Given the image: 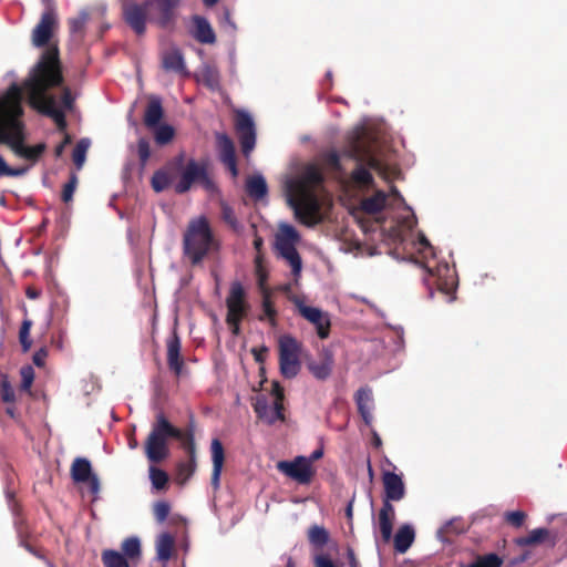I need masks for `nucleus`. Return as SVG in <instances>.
<instances>
[{
    "label": "nucleus",
    "mask_w": 567,
    "mask_h": 567,
    "mask_svg": "<svg viewBox=\"0 0 567 567\" xmlns=\"http://www.w3.org/2000/svg\"><path fill=\"white\" fill-rule=\"evenodd\" d=\"M48 349L45 347L40 348L38 351L34 352L32 357L33 363L39 367L43 368L45 365V360L48 358Z\"/></svg>",
    "instance_id": "61"
},
{
    "label": "nucleus",
    "mask_w": 567,
    "mask_h": 567,
    "mask_svg": "<svg viewBox=\"0 0 567 567\" xmlns=\"http://www.w3.org/2000/svg\"><path fill=\"white\" fill-rule=\"evenodd\" d=\"M59 28V19L55 10L53 8H48L42 14L39 22L35 24L31 32V42L35 48H44L47 49L42 52V54L52 47H56V44H51V39L54 35V32Z\"/></svg>",
    "instance_id": "7"
},
{
    "label": "nucleus",
    "mask_w": 567,
    "mask_h": 567,
    "mask_svg": "<svg viewBox=\"0 0 567 567\" xmlns=\"http://www.w3.org/2000/svg\"><path fill=\"white\" fill-rule=\"evenodd\" d=\"M21 374V389L30 390L34 380V370L31 365L22 367L20 370Z\"/></svg>",
    "instance_id": "57"
},
{
    "label": "nucleus",
    "mask_w": 567,
    "mask_h": 567,
    "mask_svg": "<svg viewBox=\"0 0 567 567\" xmlns=\"http://www.w3.org/2000/svg\"><path fill=\"white\" fill-rule=\"evenodd\" d=\"M299 313L309 322H315L322 319V312L319 308L306 306L301 302L298 303Z\"/></svg>",
    "instance_id": "51"
},
{
    "label": "nucleus",
    "mask_w": 567,
    "mask_h": 567,
    "mask_svg": "<svg viewBox=\"0 0 567 567\" xmlns=\"http://www.w3.org/2000/svg\"><path fill=\"white\" fill-rule=\"evenodd\" d=\"M162 66L165 71L175 72L183 76L188 75L184 56L179 49H171L164 52L162 56Z\"/></svg>",
    "instance_id": "24"
},
{
    "label": "nucleus",
    "mask_w": 567,
    "mask_h": 567,
    "mask_svg": "<svg viewBox=\"0 0 567 567\" xmlns=\"http://www.w3.org/2000/svg\"><path fill=\"white\" fill-rule=\"evenodd\" d=\"M549 537V530L547 528L533 529L527 536L515 539V543L520 546H532L545 542Z\"/></svg>",
    "instance_id": "39"
},
{
    "label": "nucleus",
    "mask_w": 567,
    "mask_h": 567,
    "mask_svg": "<svg viewBox=\"0 0 567 567\" xmlns=\"http://www.w3.org/2000/svg\"><path fill=\"white\" fill-rule=\"evenodd\" d=\"M32 320L25 317L21 323L19 329V342L21 344L22 351L28 352L31 349L32 340L30 338V331L32 328Z\"/></svg>",
    "instance_id": "42"
},
{
    "label": "nucleus",
    "mask_w": 567,
    "mask_h": 567,
    "mask_svg": "<svg viewBox=\"0 0 567 567\" xmlns=\"http://www.w3.org/2000/svg\"><path fill=\"white\" fill-rule=\"evenodd\" d=\"M503 565V558L497 554L491 553L486 555L477 556L475 561L470 564L471 567H501Z\"/></svg>",
    "instance_id": "44"
},
{
    "label": "nucleus",
    "mask_w": 567,
    "mask_h": 567,
    "mask_svg": "<svg viewBox=\"0 0 567 567\" xmlns=\"http://www.w3.org/2000/svg\"><path fill=\"white\" fill-rule=\"evenodd\" d=\"M101 560L104 567H130L127 558L114 549H104Z\"/></svg>",
    "instance_id": "34"
},
{
    "label": "nucleus",
    "mask_w": 567,
    "mask_h": 567,
    "mask_svg": "<svg viewBox=\"0 0 567 567\" xmlns=\"http://www.w3.org/2000/svg\"><path fill=\"white\" fill-rule=\"evenodd\" d=\"M0 396L6 403H13L16 400L14 390L7 380H2L0 383Z\"/></svg>",
    "instance_id": "59"
},
{
    "label": "nucleus",
    "mask_w": 567,
    "mask_h": 567,
    "mask_svg": "<svg viewBox=\"0 0 567 567\" xmlns=\"http://www.w3.org/2000/svg\"><path fill=\"white\" fill-rule=\"evenodd\" d=\"M179 436L181 429L173 425L163 411L156 413L144 443L147 460L155 464L163 462L169 455L168 440Z\"/></svg>",
    "instance_id": "4"
},
{
    "label": "nucleus",
    "mask_w": 567,
    "mask_h": 567,
    "mask_svg": "<svg viewBox=\"0 0 567 567\" xmlns=\"http://www.w3.org/2000/svg\"><path fill=\"white\" fill-rule=\"evenodd\" d=\"M271 394L275 396V403H281L284 405L285 390L278 381H274L271 384Z\"/></svg>",
    "instance_id": "63"
},
{
    "label": "nucleus",
    "mask_w": 567,
    "mask_h": 567,
    "mask_svg": "<svg viewBox=\"0 0 567 567\" xmlns=\"http://www.w3.org/2000/svg\"><path fill=\"white\" fill-rule=\"evenodd\" d=\"M152 10L151 20L159 28L167 29L175 24L182 0H147Z\"/></svg>",
    "instance_id": "12"
},
{
    "label": "nucleus",
    "mask_w": 567,
    "mask_h": 567,
    "mask_svg": "<svg viewBox=\"0 0 567 567\" xmlns=\"http://www.w3.org/2000/svg\"><path fill=\"white\" fill-rule=\"evenodd\" d=\"M61 103L65 110H72L74 104V97L72 95L71 90L68 86H64L61 95Z\"/></svg>",
    "instance_id": "62"
},
{
    "label": "nucleus",
    "mask_w": 567,
    "mask_h": 567,
    "mask_svg": "<svg viewBox=\"0 0 567 567\" xmlns=\"http://www.w3.org/2000/svg\"><path fill=\"white\" fill-rule=\"evenodd\" d=\"M203 82L206 86L214 89L218 85V75L213 69H206L203 72Z\"/></svg>",
    "instance_id": "60"
},
{
    "label": "nucleus",
    "mask_w": 567,
    "mask_h": 567,
    "mask_svg": "<svg viewBox=\"0 0 567 567\" xmlns=\"http://www.w3.org/2000/svg\"><path fill=\"white\" fill-rule=\"evenodd\" d=\"M289 204L302 224L312 226L318 223L320 206L316 194L289 193Z\"/></svg>",
    "instance_id": "8"
},
{
    "label": "nucleus",
    "mask_w": 567,
    "mask_h": 567,
    "mask_svg": "<svg viewBox=\"0 0 567 567\" xmlns=\"http://www.w3.org/2000/svg\"><path fill=\"white\" fill-rule=\"evenodd\" d=\"M324 164L333 172L343 173V168L340 163V156L336 151H329L322 155Z\"/></svg>",
    "instance_id": "52"
},
{
    "label": "nucleus",
    "mask_w": 567,
    "mask_h": 567,
    "mask_svg": "<svg viewBox=\"0 0 567 567\" xmlns=\"http://www.w3.org/2000/svg\"><path fill=\"white\" fill-rule=\"evenodd\" d=\"M219 244L206 216L192 218L183 235V252L193 266L200 264L204 258Z\"/></svg>",
    "instance_id": "3"
},
{
    "label": "nucleus",
    "mask_w": 567,
    "mask_h": 567,
    "mask_svg": "<svg viewBox=\"0 0 567 567\" xmlns=\"http://www.w3.org/2000/svg\"><path fill=\"white\" fill-rule=\"evenodd\" d=\"M329 539V532L323 526L312 525L308 529V540L316 548H322Z\"/></svg>",
    "instance_id": "37"
},
{
    "label": "nucleus",
    "mask_w": 567,
    "mask_h": 567,
    "mask_svg": "<svg viewBox=\"0 0 567 567\" xmlns=\"http://www.w3.org/2000/svg\"><path fill=\"white\" fill-rule=\"evenodd\" d=\"M193 21L195 25L194 38L199 43L213 44L216 42L215 32L206 18L195 16Z\"/></svg>",
    "instance_id": "26"
},
{
    "label": "nucleus",
    "mask_w": 567,
    "mask_h": 567,
    "mask_svg": "<svg viewBox=\"0 0 567 567\" xmlns=\"http://www.w3.org/2000/svg\"><path fill=\"white\" fill-rule=\"evenodd\" d=\"M311 323L316 327L317 334L320 339H327L329 337L331 322L327 313L322 315L321 320Z\"/></svg>",
    "instance_id": "55"
},
{
    "label": "nucleus",
    "mask_w": 567,
    "mask_h": 567,
    "mask_svg": "<svg viewBox=\"0 0 567 567\" xmlns=\"http://www.w3.org/2000/svg\"><path fill=\"white\" fill-rule=\"evenodd\" d=\"M315 567H337L332 559L324 554H319L313 559Z\"/></svg>",
    "instance_id": "64"
},
{
    "label": "nucleus",
    "mask_w": 567,
    "mask_h": 567,
    "mask_svg": "<svg viewBox=\"0 0 567 567\" xmlns=\"http://www.w3.org/2000/svg\"><path fill=\"white\" fill-rule=\"evenodd\" d=\"M354 398H355V403L358 405V411L361 414L364 423L367 425H370L372 422V419H373L372 414H371L372 403H373L371 390L369 388H360L355 392Z\"/></svg>",
    "instance_id": "25"
},
{
    "label": "nucleus",
    "mask_w": 567,
    "mask_h": 567,
    "mask_svg": "<svg viewBox=\"0 0 567 567\" xmlns=\"http://www.w3.org/2000/svg\"><path fill=\"white\" fill-rule=\"evenodd\" d=\"M235 128L243 154L247 157L256 144V128L251 116L244 111L237 112L235 118Z\"/></svg>",
    "instance_id": "13"
},
{
    "label": "nucleus",
    "mask_w": 567,
    "mask_h": 567,
    "mask_svg": "<svg viewBox=\"0 0 567 567\" xmlns=\"http://www.w3.org/2000/svg\"><path fill=\"white\" fill-rule=\"evenodd\" d=\"M386 204V194L383 190H377L372 196L361 202V208L367 214L381 213Z\"/></svg>",
    "instance_id": "30"
},
{
    "label": "nucleus",
    "mask_w": 567,
    "mask_h": 567,
    "mask_svg": "<svg viewBox=\"0 0 567 567\" xmlns=\"http://www.w3.org/2000/svg\"><path fill=\"white\" fill-rule=\"evenodd\" d=\"M221 219L234 230L239 231L241 228L240 223L237 219L235 210L226 203H220Z\"/></svg>",
    "instance_id": "47"
},
{
    "label": "nucleus",
    "mask_w": 567,
    "mask_h": 567,
    "mask_svg": "<svg viewBox=\"0 0 567 567\" xmlns=\"http://www.w3.org/2000/svg\"><path fill=\"white\" fill-rule=\"evenodd\" d=\"M150 480L152 482V486L157 489H164L167 486L168 483V474L156 467V466H150Z\"/></svg>",
    "instance_id": "43"
},
{
    "label": "nucleus",
    "mask_w": 567,
    "mask_h": 567,
    "mask_svg": "<svg viewBox=\"0 0 567 567\" xmlns=\"http://www.w3.org/2000/svg\"><path fill=\"white\" fill-rule=\"evenodd\" d=\"M324 176L317 164H307L299 176L287 184L289 193H310L322 186Z\"/></svg>",
    "instance_id": "9"
},
{
    "label": "nucleus",
    "mask_w": 567,
    "mask_h": 567,
    "mask_svg": "<svg viewBox=\"0 0 567 567\" xmlns=\"http://www.w3.org/2000/svg\"><path fill=\"white\" fill-rule=\"evenodd\" d=\"M206 171L205 163H198L194 159L188 161L179 182L175 186L176 193L184 194L188 192L193 183L200 182L202 177H206Z\"/></svg>",
    "instance_id": "17"
},
{
    "label": "nucleus",
    "mask_w": 567,
    "mask_h": 567,
    "mask_svg": "<svg viewBox=\"0 0 567 567\" xmlns=\"http://www.w3.org/2000/svg\"><path fill=\"white\" fill-rule=\"evenodd\" d=\"M19 544H20V546L25 548L30 554L38 557L39 559H42L47 564L48 567H54L53 563L47 558L43 550L31 545L27 540V538L24 536H22V534L19 535Z\"/></svg>",
    "instance_id": "50"
},
{
    "label": "nucleus",
    "mask_w": 567,
    "mask_h": 567,
    "mask_svg": "<svg viewBox=\"0 0 567 567\" xmlns=\"http://www.w3.org/2000/svg\"><path fill=\"white\" fill-rule=\"evenodd\" d=\"M343 155L357 161L358 163L365 162L367 166L379 173L383 172V165L375 156L369 153V150L362 145L359 138H355L348 150L343 152Z\"/></svg>",
    "instance_id": "19"
},
{
    "label": "nucleus",
    "mask_w": 567,
    "mask_h": 567,
    "mask_svg": "<svg viewBox=\"0 0 567 567\" xmlns=\"http://www.w3.org/2000/svg\"><path fill=\"white\" fill-rule=\"evenodd\" d=\"M22 101V89L17 83L0 95V144L9 146L19 157L35 163L44 153L45 144L25 145Z\"/></svg>",
    "instance_id": "2"
},
{
    "label": "nucleus",
    "mask_w": 567,
    "mask_h": 567,
    "mask_svg": "<svg viewBox=\"0 0 567 567\" xmlns=\"http://www.w3.org/2000/svg\"><path fill=\"white\" fill-rule=\"evenodd\" d=\"M415 538L414 529L411 525H402L394 535L393 543L398 553L404 554L412 546Z\"/></svg>",
    "instance_id": "28"
},
{
    "label": "nucleus",
    "mask_w": 567,
    "mask_h": 567,
    "mask_svg": "<svg viewBox=\"0 0 567 567\" xmlns=\"http://www.w3.org/2000/svg\"><path fill=\"white\" fill-rule=\"evenodd\" d=\"M150 10L151 8L147 0H144L143 2L125 1L122 4L123 20L136 35H144L146 32Z\"/></svg>",
    "instance_id": "10"
},
{
    "label": "nucleus",
    "mask_w": 567,
    "mask_h": 567,
    "mask_svg": "<svg viewBox=\"0 0 567 567\" xmlns=\"http://www.w3.org/2000/svg\"><path fill=\"white\" fill-rule=\"evenodd\" d=\"M276 240L297 244L300 240V235L293 226L282 224L279 227V233L276 236Z\"/></svg>",
    "instance_id": "46"
},
{
    "label": "nucleus",
    "mask_w": 567,
    "mask_h": 567,
    "mask_svg": "<svg viewBox=\"0 0 567 567\" xmlns=\"http://www.w3.org/2000/svg\"><path fill=\"white\" fill-rule=\"evenodd\" d=\"M333 359L331 355H326L319 362H309L308 369L312 373V375L318 380H326L329 378L332 371Z\"/></svg>",
    "instance_id": "31"
},
{
    "label": "nucleus",
    "mask_w": 567,
    "mask_h": 567,
    "mask_svg": "<svg viewBox=\"0 0 567 567\" xmlns=\"http://www.w3.org/2000/svg\"><path fill=\"white\" fill-rule=\"evenodd\" d=\"M350 178L352 183L359 187H370L374 183L372 174L361 163H358L357 167L351 173Z\"/></svg>",
    "instance_id": "38"
},
{
    "label": "nucleus",
    "mask_w": 567,
    "mask_h": 567,
    "mask_svg": "<svg viewBox=\"0 0 567 567\" xmlns=\"http://www.w3.org/2000/svg\"><path fill=\"white\" fill-rule=\"evenodd\" d=\"M246 192L251 198L256 200L264 198L268 193L265 178L261 175H254L248 177L246 181Z\"/></svg>",
    "instance_id": "29"
},
{
    "label": "nucleus",
    "mask_w": 567,
    "mask_h": 567,
    "mask_svg": "<svg viewBox=\"0 0 567 567\" xmlns=\"http://www.w3.org/2000/svg\"><path fill=\"white\" fill-rule=\"evenodd\" d=\"M163 115L164 110L161 99L156 96L151 97L145 109L144 124L148 128H155L163 118Z\"/></svg>",
    "instance_id": "27"
},
{
    "label": "nucleus",
    "mask_w": 567,
    "mask_h": 567,
    "mask_svg": "<svg viewBox=\"0 0 567 567\" xmlns=\"http://www.w3.org/2000/svg\"><path fill=\"white\" fill-rule=\"evenodd\" d=\"M90 19L91 14L86 9L81 10L75 17L68 19L69 32L73 41L78 43L83 42Z\"/></svg>",
    "instance_id": "23"
},
{
    "label": "nucleus",
    "mask_w": 567,
    "mask_h": 567,
    "mask_svg": "<svg viewBox=\"0 0 567 567\" xmlns=\"http://www.w3.org/2000/svg\"><path fill=\"white\" fill-rule=\"evenodd\" d=\"M252 408L257 417L268 425H272L277 421L285 422L286 420L284 405L275 402L272 405H269L268 400L262 395L256 398Z\"/></svg>",
    "instance_id": "15"
},
{
    "label": "nucleus",
    "mask_w": 567,
    "mask_h": 567,
    "mask_svg": "<svg viewBox=\"0 0 567 567\" xmlns=\"http://www.w3.org/2000/svg\"><path fill=\"white\" fill-rule=\"evenodd\" d=\"M262 315L259 316V320H268V322L275 327L277 324V310L275 308V305L271 300V297L268 292H265L262 296Z\"/></svg>",
    "instance_id": "40"
},
{
    "label": "nucleus",
    "mask_w": 567,
    "mask_h": 567,
    "mask_svg": "<svg viewBox=\"0 0 567 567\" xmlns=\"http://www.w3.org/2000/svg\"><path fill=\"white\" fill-rule=\"evenodd\" d=\"M171 182L168 172L164 169L156 171L151 179L152 187L156 193L165 190L171 185Z\"/></svg>",
    "instance_id": "45"
},
{
    "label": "nucleus",
    "mask_w": 567,
    "mask_h": 567,
    "mask_svg": "<svg viewBox=\"0 0 567 567\" xmlns=\"http://www.w3.org/2000/svg\"><path fill=\"white\" fill-rule=\"evenodd\" d=\"M70 474L74 483H87L92 494L100 492V480L97 475L92 472V465L87 458H74L71 464Z\"/></svg>",
    "instance_id": "14"
},
{
    "label": "nucleus",
    "mask_w": 567,
    "mask_h": 567,
    "mask_svg": "<svg viewBox=\"0 0 567 567\" xmlns=\"http://www.w3.org/2000/svg\"><path fill=\"white\" fill-rule=\"evenodd\" d=\"M382 483L384 488V499L388 502H399L405 496V486L402 476L390 471L382 473Z\"/></svg>",
    "instance_id": "18"
},
{
    "label": "nucleus",
    "mask_w": 567,
    "mask_h": 567,
    "mask_svg": "<svg viewBox=\"0 0 567 567\" xmlns=\"http://www.w3.org/2000/svg\"><path fill=\"white\" fill-rule=\"evenodd\" d=\"M197 467L195 458L181 461L176 465V481L178 484L184 485L195 473Z\"/></svg>",
    "instance_id": "35"
},
{
    "label": "nucleus",
    "mask_w": 567,
    "mask_h": 567,
    "mask_svg": "<svg viewBox=\"0 0 567 567\" xmlns=\"http://www.w3.org/2000/svg\"><path fill=\"white\" fill-rule=\"evenodd\" d=\"M78 185V177L75 174H71L69 182L63 186L61 199L64 203H70L73 199V195Z\"/></svg>",
    "instance_id": "54"
},
{
    "label": "nucleus",
    "mask_w": 567,
    "mask_h": 567,
    "mask_svg": "<svg viewBox=\"0 0 567 567\" xmlns=\"http://www.w3.org/2000/svg\"><path fill=\"white\" fill-rule=\"evenodd\" d=\"M64 78L59 48L52 47L41 54L20 87L28 97L29 105L39 113L51 117L59 131H65L64 112L56 106V99L49 91L63 84Z\"/></svg>",
    "instance_id": "1"
},
{
    "label": "nucleus",
    "mask_w": 567,
    "mask_h": 567,
    "mask_svg": "<svg viewBox=\"0 0 567 567\" xmlns=\"http://www.w3.org/2000/svg\"><path fill=\"white\" fill-rule=\"evenodd\" d=\"M175 440L181 442L182 447L187 453L188 458L196 460V444L194 439V427L189 425L187 429H181V436L175 437Z\"/></svg>",
    "instance_id": "33"
},
{
    "label": "nucleus",
    "mask_w": 567,
    "mask_h": 567,
    "mask_svg": "<svg viewBox=\"0 0 567 567\" xmlns=\"http://www.w3.org/2000/svg\"><path fill=\"white\" fill-rule=\"evenodd\" d=\"M210 453L213 462V472L210 477L212 486L217 489L219 487L220 474L225 462V450L223 443L218 439H213L210 443Z\"/></svg>",
    "instance_id": "21"
},
{
    "label": "nucleus",
    "mask_w": 567,
    "mask_h": 567,
    "mask_svg": "<svg viewBox=\"0 0 567 567\" xmlns=\"http://www.w3.org/2000/svg\"><path fill=\"white\" fill-rule=\"evenodd\" d=\"M279 369L285 379L296 378L301 370L302 344L292 336L284 334L278 341Z\"/></svg>",
    "instance_id": "6"
},
{
    "label": "nucleus",
    "mask_w": 567,
    "mask_h": 567,
    "mask_svg": "<svg viewBox=\"0 0 567 567\" xmlns=\"http://www.w3.org/2000/svg\"><path fill=\"white\" fill-rule=\"evenodd\" d=\"M395 520V508L392 503L388 501L382 502V507L378 514V523L382 540L389 543L392 538L393 524Z\"/></svg>",
    "instance_id": "20"
},
{
    "label": "nucleus",
    "mask_w": 567,
    "mask_h": 567,
    "mask_svg": "<svg viewBox=\"0 0 567 567\" xmlns=\"http://www.w3.org/2000/svg\"><path fill=\"white\" fill-rule=\"evenodd\" d=\"M123 550V555L127 559H138L141 557L142 550H141V542L137 537H128L125 538L121 546Z\"/></svg>",
    "instance_id": "41"
},
{
    "label": "nucleus",
    "mask_w": 567,
    "mask_h": 567,
    "mask_svg": "<svg viewBox=\"0 0 567 567\" xmlns=\"http://www.w3.org/2000/svg\"><path fill=\"white\" fill-rule=\"evenodd\" d=\"M174 134H175L174 128L171 125H167V124L159 125L158 124L155 127V133H154L155 142L158 145H166L173 140Z\"/></svg>",
    "instance_id": "48"
},
{
    "label": "nucleus",
    "mask_w": 567,
    "mask_h": 567,
    "mask_svg": "<svg viewBox=\"0 0 567 567\" xmlns=\"http://www.w3.org/2000/svg\"><path fill=\"white\" fill-rule=\"evenodd\" d=\"M171 506L165 501L156 502L153 506V514L158 523H164L169 515Z\"/></svg>",
    "instance_id": "53"
},
{
    "label": "nucleus",
    "mask_w": 567,
    "mask_h": 567,
    "mask_svg": "<svg viewBox=\"0 0 567 567\" xmlns=\"http://www.w3.org/2000/svg\"><path fill=\"white\" fill-rule=\"evenodd\" d=\"M137 154L140 163L144 167L151 156L150 142L145 137L140 138L137 142Z\"/></svg>",
    "instance_id": "56"
},
{
    "label": "nucleus",
    "mask_w": 567,
    "mask_h": 567,
    "mask_svg": "<svg viewBox=\"0 0 567 567\" xmlns=\"http://www.w3.org/2000/svg\"><path fill=\"white\" fill-rule=\"evenodd\" d=\"M219 157L221 162L236 158V151L233 140L225 133L216 134Z\"/></svg>",
    "instance_id": "32"
},
{
    "label": "nucleus",
    "mask_w": 567,
    "mask_h": 567,
    "mask_svg": "<svg viewBox=\"0 0 567 567\" xmlns=\"http://www.w3.org/2000/svg\"><path fill=\"white\" fill-rule=\"evenodd\" d=\"M89 146L90 143L87 140H81L76 143L72 153V159L78 168L83 166Z\"/></svg>",
    "instance_id": "49"
},
{
    "label": "nucleus",
    "mask_w": 567,
    "mask_h": 567,
    "mask_svg": "<svg viewBox=\"0 0 567 567\" xmlns=\"http://www.w3.org/2000/svg\"><path fill=\"white\" fill-rule=\"evenodd\" d=\"M276 248L279 255L290 265L292 275L296 277L300 276L302 261L296 248V244L276 240Z\"/></svg>",
    "instance_id": "22"
},
{
    "label": "nucleus",
    "mask_w": 567,
    "mask_h": 567,
    "mask_svg": "<svg viewBox=\"0 0 567 567\" xmlns=\"http://www.w3.org/2000/svg\"><path fill=\"white\" fill-rule=\"evenodd\" d=\"M226 323L228 324L231 333L238 336L240 333V323L248 315L250 309L246 300V291L240 281H234L230 285L229 293L226 298Z\"/></svg>",
    "instance_id": "5"
},
{
    "label": "nucleus",
    "mask_w": 567,
    "mask_h": 567,
    "mask_svg": "<svg viewBox=\"0 0 567 567\" xmlns=\"http://www.w3.org/2000/svg\"><path fill=\"white\" fill-rule=\"evenodd\" d=\"M525 519H526V514L522 511L507 512L505 514L506 523L515 528L522 527Z\"/></svg>",
    "instance_id": "58"
},
{
    "label": "nucleus",
    "mask_w": 567,
    "mask_h": 567,
    "mask_svg": "<svg viewBox=\"0 0 567 567\" xmlns=\"http://www.w3.org/2000/svg\"><path fill=\"white\" fill-rule=\"evenodd\" d=\"M174 548V538L168 533H163L159 535L156 542V551L157 557L161 560H168L172 556Z\"/></svg>",
    "instance_id": "36"
},
{
    "label": "nucleus",
    "mask_w": 567,
    "mask_h": 567,
    "mask_svg": "<svg viewBox=\"0 0 567 567\" xmlns=\"http://www.w3.org/2000/svg\"><path fill=\"white\" fill-rule=\"evenodd\" d=\"M182 343L176 329L166 339V359L168 369L179 378L185 367L184 358L181 353Z\"/></svg>",
    "instance_id": "16"
},
{
    "label": "nucleus",
    "mask_w": 567,
    "mask_h": 567,
    "mask_svg": "<svg viewBox=\"0 0 567 567\" xmlns=\"http://www.w3.org/2000/svg\"><path fill=\"white\" fill-rule=\"evenodd\" d=\"M277 468L301 485L310 484L316 473L311 460L305 456H297L293 461H280L277 463Z\"/></svg>",
    "instance_id": "11"
}]
</instances>
